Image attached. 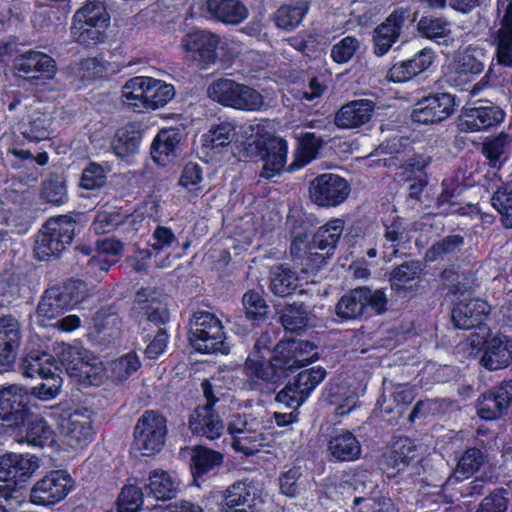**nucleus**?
I'll return each instance as SVG.
<instances>
[{
  "label": "nucleus",
  "mask_w": 512,
  "mask_h": 512,
  "mask_svg": "<svg viewBox=\"0 0 512 512\" xmlns=\"http://www.w3.org/2000/svg\"><path fill=\"white\" fill-rule=\"evenodd\" d=\"M316 359V347L309 341L283 340L271 350V339L263 334L249 353L243 371L253 386L277 383L287 372L308 365Z\"/></svg>",
  "instance_id": "nucleus-1"
},
{
  "label": "nucleus",
  "mask_w": 512,
  "mask_h": 512,
  "mask_svg": "<svg viewBox=\"0 0 512 512\" xmlns=\"http://www.w3.org/2000/svg\"><path fill=\"white\" fill-rule=\"evenodd\" d=\"M238 134L243 139L245 155L263 160L262 175L264 177H274L284 168L288 144L286 140L272 136L266 122L245 123L240 126Z\"/></svg>",
  "instance_id": "nucleus-2"
},
{
  "label": "nucleus",
  "mask_w": 512,
  "mask_h": 512,
  "mask_svg": "<svg viewBox=\"0 0 512 512\" xmlns=\"http://www.w3.org/2000/svg\"><path fill=\"white\" fill-rule=\"evenodd\" d=\"M175 97L172 84L150 76H135L121 88V100L135 112L147 113L167 105Z\"/></svg>",
  "instance_id": "nucleus-3"
},
{
  "label": "nucleus",
  "mask_w": 512,
  "mask_h": 512,
  "mask_svg": "<svg viewBox=\"0 0 512 512\" xmlns=\"http://www.w3.org/2000/svg\"><path fill=\"white\" fill-rule=\"evenodd\" d=\"M110 14L103 0H87L73 16L72 38L80 44H97L106 38Z\"/></svg>",
  "instance_id": "nucleus-4"
},
{
  "label": "nucleus",
  "mask_w": 512,
  "mask_h": 512,
  "mask_svg": "<svg viewBox=\"0 0 512 512\" xmlns=\"http://www.w3.org/2000/svg\"><path fill=\"white\" fill-rule=\"evenodd\" d=\"M207 93L213 101L239 111L258 112L267 107L265 98L259 91L228 78L212 82Z\"/></svg>",
  "instance_id": "nucleus-5"
},
{
  "label": "nucleus",
  "mask_w": 512,
  "mask_h": 512,
  "mask_svg": "<svg viewBox=\"0 0 512 512\" xmlns=\"http://www.w3.org/2000/svg\"><path fill=\"white\" fill-rule=\"evenodd\" d=\"M234 41H221L219 35L206 30H195L187 33L181 42V48L188 60L197 62L202 68L215 64L217 49L227 50L228 60L238 51Z\"/></svg>",
  "instance_id": "nucleus-6"
},
{
  "label": "nucleus",
  "mask_w": 512,
  "mask_h": 512,
  "mask_svg": "<svg viewBox=\"0 0 512 512\" xmlns=\"http://www.w3.org/2000/svg\"><path fill=\"white\" fill-rule=\"evenodd\" d=\"M190 343L200 353H229L221 321L205 311L196 312L191 321Z\"/></svg>",
  "instance_id": "nucleus-7"
},
{
  "label": "nucleus",
  "mask_w": 512,
  "mask_h": 512,
  "mask_svg": "<svg viewBox=\"0 0 512 512\" xmlns=\"http://www.w3.org/2000/svg\"><path fill=\"white\" fill-rule=\"evenodd\" d=\"M23 374L34 378L39 376L43 382L33 388V394L40 400L49 401L57 397L62 379L57 374L54 358L49 353H31L23 361Z\"/></svg>",
  "instance_id": "nucleus-8"
},
{
  "label": "nucleus",
  "mask_w": 512,
  "mask_h": 512,
  "mask_svg": "<svg viewBox=\"0 0 512 512\" xmlns=\"http://www.w3.org/2000/svg\"><path fill=\"white\" fill-rule=\"evenodd\" d=\"M94 413L86 407H77L61 416L58 422L63 444L74 450L87 447L94 439Z\"/></svg>",
  "instance_id": "nucleus-9"
},
{
  "label": "nucleus",
  "mask_w": 512,
  "mask_h": 512,
  "mask_svg": "<svg viewBox=\"0 0 512 512\" xmlns=\"http://www.w3.org/2000/svg\"><path fill=\"white\" fill-rule=\"evenodd\" d=\"M75 222L67 216L49 219L36 239L35 253L39 260L58 256L73 239Z\"/></svg>",
  "instance_id": "nucleus-10"
},
{
  "label": "nucleus",
  "mask_w": 512,
  "mask_h": 512,
  "mask_svg": "<svg viewBox=\"0 0 512 512\" xmlns=\"http://www.w3.org/2000/svg\"><path fill=\"white\" fill-rule=\"evenodd\" d=\"M75 482L65 470H52L37 480L30 491V502L38 506L55 505L74 489Z\"/></svg>",
  "instance_id": "nucleus-11"
},
{
  "label": "nucleus",
  "mask_w": 512,
  "mask_h": 512,
  "mask_svg": "<svg viewBox=\"0 0 512 512\" xmlns=\"http://www.w3.org/2000/svg\"><path fill=\"white\" fill-rule=\"evenodd\" d=\"M39 466L38 458L28 453H7L0 456V486L20 490L22 504L25 501L23 483Z\"/></svg>",
  "instance_id": "nucleus-12"
},
{
  "label": "nucleus",
  "mask_w": 512,
  "mask_h": 512,
  "mask_svg": "<svg viewBox=\"0 0 512 512\" xmlns=\"http://www.w3.org/2000/svg\"><path fill=\"white\" fill-rule=\"evenodd\" d=\"M386 297L381 290L372 291L362 287L343 296L337 306L336 314L343 320L357 319L367 313L368 309L376 314L385 310Z\"/></svg>",
  "instance_id": "nucleus-13"
},
{
  "label": "nucleus",
  "mask_w": 512,
  "mask_h": 512,
  "mask_svg": "<svg viewBox=\"0 0 512 512\" xmlns=\"http://www.w3.org/2000/svg\"><path fill=\"white\" fill-rule=\"evenodd\" d=\"M166 433V419L154 411H146L135 427V447L143 456H152L162 449Z\"/></svg>",
  "instance_id": "nucleus-14"
},
{
  "label": "nucleus",
  "mask_w": 512,
  "mask_h": 512,
  "mask_svg": "<svg viewBox=\"0 0 512 512\" xmlns=\"http://www.w3.org/2000/svg\"><path fill=\"white\" fill-rule=\"evenodd\" d=\"M350 185L337 174L324 173L311 181L309 195L311 201L320 207H336L350 194Z\"/></svg>",
  "instance_id": "nucleus-15"
},
{
  "label": "nucleus",
  "mask_w": 512,
  "mask_h": 512,
  "mask_svg": "<svg viewBox=\"0 0 512 512\" xmlns=\"http://www.w3.org/2000/svg\"><path fill=\"white\" fill-rule=\"evenodd\" d=\"M215 381L216 378L213 377L211 381H205L202 384L204 394L209 403L195 409L189 419L191 431L194 434L205 436L208 439H216L220 437L224 431L223 421L212 407V388L217 387Z\"/></svg>",
  "instance_id": "nucleus-16"
},
{
  "label": "nucleus",
  "mask_w": 512,
  "mask_h": 512,
  "mask_svg": "<svg viewBox=\"0 0 512 512\" xmlns=\"http://www.w3.org/2000/svg\"><path fill=\"white\" fill-rule=\"evenodd\" d=\"M408 8L394 10L384 22L378 25L373 33V50L377 56L388 53L392 46L398 41L401 31L407 21L413 22Z\"/></svg>",
  "instance_id": "nucleus-17"
},
{
  "label": "nucleus",
  "mask_w": 512,
  "mask_h": 512,
  "mask_svg": "<svg viewBox=\"0 0 512 512\" xmlns=\"http://www.w3.org/2000/svg\"><path fill=\"white\" fill-rule=\"evenodd\" d=\"M30 394L21 385L0 386V421L17 426L27 416Z\"/></svg>",
  "instance_id": "nucleus-18"
},
{
  "label": "nucleus",
  "mask_w": 512,
  "mask_h": 512,
  "mask_svg": "<svg viewBox=\"0 0 512 512\" xmlns=\"http://www.w3.org/2000/svg\"><path fill=\"white\" fill-rule=\"evenodd\" d=\"M183 133L176 127L161 129L151 144V157L159 166L175 162L182 154Z\"/></svg>",
  "instance_id": "nucleus-19"
},
{
  "label": "nucleus",
  "mask_w": 512,
  "mask_h": 512,
  "mask_svg": "<svg viewBox=\"0 0 512 512\" xmlns=\"http://www.w3.org/2000/svg\"><path fill=\"white\" fill-rule=\"evenodd\" d=\"M455 108L454 97L449 93H440L425 97L414 107L412 119L421 124H432L448 118Z\"/></svg>",
  "instance_id": "nucleus-20"
},
{
  "label": "nucleus",
  "mask_w": 512,
  "mask_h": 512,
  "mask_svg": "<svg viewBox=\"0 0 512 512\" xmlns=\"http://www.w3.org/2000/svg\"><path fill=\"white\" fill-rule=\"evenodd\" d=\"M498 12L503 13L496 34V59L503 66H512V0H498Z\"/></svg>",
  "instance_id": "nucleus-21"
},
{
  "label": "nucleus",
  "mask_w": 512,
  "mask_h": 512,
  "mask_svg": "<svg viewBox=\"0 0 512 512\" xmlns=\"http://www.w3.org/2000/svg\"><path fill=\"white\" fill-rule=\"evenodd\" d=\"M181 480L173 471L163 469L152 470L144 484L148 496L158 501H168L175 498L180 492Z\"/></svg>",
  "instance_id": "nucleus-22"
},
{
  "label": "nucleus",
  "mask_w": 512,
  "mask_h": 512,
  "mask_svg": "<svg viewBox=\"0 0 512 512\" xmlns=\"http://www.w3.org/2000/svg\"><path fill=\"white\" fill-rule=\"evenodd\" d=\"M490 312L489 304L481 299H462L452 310V320L457 328L480 327Z\"/></svg>",
  "instance_id": "nucleus-23"
},
{
  "label": "nucleus",
  "mask_w": 512,
  "mask_h": 512,
  "mask_svg": "<svg viewBox=\"0 0 512 512\" xmlns=\"http://www.w3.org/2000/svg\"><path fill=\"white\" fill-rule=\"evenodd\" d=\"M504 118L505 113L497 106L470 107L465 108L460 126L464 131H480L501 123Z\"/></svg>",
  "instance_id": "nucleus-24"
},
{
  "label": "nucleus",
  "mask_w": 512,
  "mask_h": 512,
  "mask_svg": "<svg viewBox=\"0 0 512 512\" xmlns=\"http://www.w3.org/2000/svg\"><path fill=\"white\" fill-rule=\"evenodd\" d=\"M375 110V103L370 99L354 100L342 106L335 117L339 128H358L368 123Z\"/></svg>",
  "instance_id": "nucleus-25"
},
{
  "label": "nucleus",
  "mask_w": 512,
  "mask_h": 512,
  "mask_svg": "<svg viewBox=\"0 0 512 512\" xmlns=\"http://www.w3.org/2000/svg\"><path fill=\"white\" fill-rule=\"evenodd\" d=\"M256 486L250 481H238L230 485L223 494L224 512H254Z\"/></svg>",
  "instance_id": "nucleus-26"
},
{
  "label": "nucleus",
  "mask_w": 512,
  "mask_h": 512,
  "mask_svg": "<svg viewBox=\"0 0 512 512\" xmlns=\"http://www.w3.org/2000/svg\"><path fill=\"white\" fill-rule=\"evenodd\" d=\"M14 67L25 74L36 73L46 79H51L56 73V63L48 54L41 51H27L16 57Z\"/></svg>",
  "instance_id": "nucleus-27"
},
{
  "label": "nucleus",
  "mask_w": 512,
  "mask_h": 512,
  "mask_svg": "<svg viewBox=\"0 0 512 512\" xmlns=\"http://www.w3.org/2000/svg\"><path fill=\"white\" fill-rule=\"evenodd\" d=\"M205 7L203 15L226 24H239L249 15L246 6L238 0H207Z\"/></svg>",
  "instance_id": "nucleus-28"
},
{
  "label": "nucleus",
  "mask_w": 512,
  "mask_h": 512,
  "mask_svg": "<svg viewBox=\"0 0 512 512\" xmlns=\"http://www.w3.org/2000/svg\"><path fill=\"white\" fill-rule=\"evenodd\" d=\"M512 362V340L506 336H495L488 343L481 358V365L488 370L506 368Z\"/></svg>",
  "instance_id": "nucleus-29"
},
{
  "label": "nucleus",
  "mask_w": 512,
  "mask_h": 512,
  "mask_svg": "<svg viewBox=\"0 0 512 512\" xmlns=\"http://www.w3.org/2000/svg\"><path fill=\"white\" fill-rule=\"evenodd\" d=\"M20 346L19 324L13 317L0 319V362L3 365L12 364Z\"/></svg>",
  "instance_id": "nucleus-30"
},
{
  "label": "nucleus",
  "mask_w": 512,
  "mask_h": 512,
  "mask_svg": "<svg viewBox=\"0 0 512 512\" xmlns=\"http://www.w3.org/2000/svg\"><path fill=\"white\" fill-rule=\"evenodd\" d=\"M52 125L51 112L38 103V106L29 114L27 122L21 125V133L29 141L39 142L49 138Z\"/></svg>",
  "instance_id": "nucleus-31"
},
{
  "label": "nucleus",
  "mask_w": 512,
  "mask_h": 512,
  "mask_svg": "<svg viewBox=\"0 0 512 512\" xmlns=\"http://www.w3.org/2000/svg\"><path fill=\"white\" fill-rule=\"evenodd\" d=\"M70 293V288H68L65 293L58 292L55 289L45 292L37 309V316L42 318L40 320L42 325H46L44 323L45 319H53L64 310L71 309L77 305L78 297L72 298L70 302L66 301V296Z\"/></svg>",
  "instance_id": "nucleus-32"
},
{
  "label": "nucleus",
  "mask_w": 512,
  "mask_h": 512,
  "mask_svg": "<svg viewBox=\"0 0 512 512\" xmlns=\"http://www.w3.org/2000/svg\"><path fill=\"white\" fill-rule=\"evenodd\" d=\"M328 450L338 461H355L361 455V444L353 433L344 430L331 437Z\"/></svg>",
  "instance_id": "nucleus-33"
},
{
  "label": "nucleus",
  "mask_w": 512,
  "mask_h": 512,
  "mask_svg": "<svg viewBox=\"0 0 512 512\" xmlns=\"http://www.w3.org/2000/svg\"><path fill=\"white\" fill-rule=\"evenodd\" d=\"M438 214L441 215H472L478 213L474 205H463L458 201V194L455 193L454 183L452 181L443 182V191L437 199Z\"/></svg>",
  "instance_id": "nucleus-34"
},
{
  "label": "nucleus",
  "mask_w": 512,
  "mask_h": 512,
  "mask_svg": "<svg viewBox=\"0 0 512 512\" xmlns=\"http://www.w3.org/2000/svg\"><path fill=\"white\" fill-rule=\"evenodd\" d=\"M303 281L309 282L307 270H302V275L296 276L290 269L280 266L272 271L270 288L274 294L286 296L301 286Z\"/></svg>",
  "instance_id": "nucleus-35"
},
{
  "label": "nucleus",
  "mask_w": 512,
  "mask_h": 512,
  "mask_svg": "<svg viewBox=\"0 0 512 512\" xmlns=\"http://www.w3.org/2000/svg\"><path fill=\"white\" fill-rule=\"evenodd\" d=\"M326 398L338 415L348 414L357 403V393L346 383H331Z\"/></svg>",
  "instance_id": "nucleus-36"
},
{
  "label": "nucleus",
  "mask_w": 512,
  "mask_h": 512,
  "mask_svg": "<svg viewBox=\"0 0 512 512\" xmlns=\"http://www.w3.org/2000/svg\"><path fill=\"white\" fill-rule=\"evenodd\" d=\"M56 356L62 367L70 377H74L78 368L86 357H89V350L81 345L58 344L55 348Z\"/></svg>",
  "instance_id": "nucleus-37"
},
{
  "label": "nucleus",
  "mask_w": 512,
  "mask_h": 512,
  "mask_svg": "<svg viewBox=\"0 0 512 512\" xmlns=\"http://www.w3.org/2000/svg\"><path fill=\"white\" fill-rule=\"evenodd\" d=\"M235 135V125L230 121H222L202 136V143L205 148L217 152L230 144Z\"/></svg>",
  "instance_id": "nucleus-38"
},
{
  "label": "nucleus",
  "mask_w": 512,
  "mask_h": 512,
  "mask_svg": "<svg viewBox=\"0 0 512 512\" xmlns=\"http://www.w3.org/2000/svg\"><path fill=\"white\" fill-rule=\"evenodd\" d=\"M417 28L422 36L438 43L447 44L451 40L450 24L443 18L424 16L419 20Z\"/></svg>",
  "instance_id": "nucleus-39"
},
{
  "label": "nucleus",
  "mask_w": 512,
  "mask_h": 512,
  "mask_svg": "<svg viewBox=\"0 0 512 512\" xmlns=\"http://www.w3.org/2000/svg\"><path fill=\"white\" fill-rule=\"evenodd\" d=\"M308 10L309 6L305 1L297 2L294 5H283L275 13V24L283 30H293L299 26Z\"/></svg>",
  "instance_id": "nucleus-40"
},
{
  "label": "nucleus",
  "mask_w": 512,
  "mask_h": 512,
  "mask_svg": "<svg viewBox=\"0 0 512 512\" xmlns=\"http://www.w3.org/2000/svg\"><path fill=\"white\" fill-rule=\"evenodd\" d=\"M105 374L103 362L89 351V357L84 359L73 378L86 385L98 386L104 381Z\"/></svg>",
  "instance_id": "nucleus-41"
},
{
  "label": "nucleus",
  "mask_w": 512,
  "mask_h": 512,
  "mask_svg": "<svg viewBox=\"0 0 512 512\" xmlns=\"http://www.w3.org/2000/svg\"><path fill=\"white\" fill-rule=\"evenodd\" d=\"M222 460L223 456L219 452L201 446L195 447L191 464L193 476L196 478L210 472L220 466Z\"/></svg>",
  "instance_id": "nucleus-42"
},
{
  "label": "nucleus",
  "mask_w": 512,
  "mask_h": 512,
  "mask_svg": "<svg viewBox=\"0 0 512 512\" xmlns=\"http://www.w3.org/2000/svg\"><path fill=\"white\" fill-rule=\"evenodd\" d=\"M269 438L264 433L257 430V427L244 432V434H235L232 447L235 451L245 455H252L261 448L268 445Z\"/></svg>",
  "instance_id": "nucleus-43"
},
{
  "label": "nucleus",
  "mask_w": 512,
  "mask_h": 512,
  "mask_svg": "<svg viewBox=\"0 0 512 512\" xmlns=\"http://www.w3.org/2000/svg\"><path fill=\"white\" fill-rule=\"evenodd\" d=\"M296 137L299 139V145L296 151L295 161L291 166L299 169L310 163L316 157L321 147V142L314 133L310 132L296 133Z\"/></svg>",
  "instance_id": "nucleus-44"
},
{
  "label": "nucleus",
  "mask_w": 512,
  "mask_h": 512,
  "mask_svg": "<svg viewBox=\"0 0 512 512\" xmlns=\"http://www.w3.org/2000/svg\"><path fill=\"white\" fill-rule=\"evenodd\" d=\"M344 230V221L335 218L321 226L314 236V244L321 250L334 249Z\"/></svg>",
  "instance_id": "nucleus-45"
},
{
  "label": "nucleus",
  "mask_w": 512,
  "mask_h": 512,
  "mask_svg": "<svg viewBox=\"0 0 512 512\" xmlns=\"http://www.w3.org/2000/svg\"><path fill=\"white\" fill-rule=\"evenodd\" d=\"M140 134L134 125H126L118 129L113 143L115 153L124 157L137 151L140 144Z\"/></svg>",
  "instance_id": "nucleus-46"
},
{
  "label": "nucleus",
  "mask_w": 512,
  "mask_h": 512,
  "mask_svg": "<svg viewBox=\"0 0 512 512\" xmlns=\"http://www.w3.org/2000/svg\"><path fill=\"white\" fill-rule=\"evenodd\" d=\"M122 244L116 239L106 238L97 241L98 256L91 260L92 265H101L100 268L107 271L112 263L116 262V257L122 251Z\"/></svg>",
  "instance_id": "nucleus-47"
},
{
  "label": "nucleus",
  "mask_w": 512,
  "mask_h": 512,
  "mask_svg": "<svg viewBox=\"0 0 512 512\" xmlns=\"http://www.w3.org/2000/svg\"><path fill=\"white\" fill-rule=\"evenodd\" d=\"M54 431L41 417L29 420L26 431L27 442L33 446H44L53 441Z\"/></svg>",
  "instance_id": "nucleus-48"
},
{
  "label": "nucleus",
  "mask_w": 512,
  "mask_h": 512,
  "mask_svg": "<svg viewBox=\"0 0 512 512\" xmlns=\"http://www.w3.org/2000/svg\"><path fill=\"white\" fill-rule=\"evenodd\" d=\"M484 460L485 456L481 450L477 448L467 449L457 464L454 477L457 480L468 478L480 468Z\"/></svg>",
  "instance_id": "nucleus-49"
},
{
  "label": "nucleus",
  "mask_w": 512,
  "mask_h": 512,
  "mask_svg": "<svg viewBox=\"0 0 512 512\" xmlns=\"http://www.w3.org/2000/svg\"><path fill=\"white\" fill-rule=\"evenodd\" d=\"M141 366L139 357L135 353H128L111 363V375L117 382L127 380Z\"/></svg>",
  "instance_id": "nucleus-50"
},
{
  "label": "nucleus",
  "mask_w": 512,
  "mask_h": 512,
  "mask_svg": "<svg viewBox=\"0 0 512 512\" xmlns=\"http://www.w3.org/2000/svg\"><path fill=\"white\" fill-rule=\"evenodd\" d=\"M476 54H479V52L471 49L461 52L453 63L452 68L454 71L460 76L479 74L483 70L484 65Z\"/></svg>",
  "instance_id": "nucleus-51"
},
{
  "label": "nucleus",
  "mask_w": 512,
  "mask_h": 512,
  "mask_svg": "<svg viewBox=\"0 0 512 512\" xmlns=\"http://www.w3.org/2000/svg\"><path fill=\"white\" fill-rule=\"evenodd\" d=\"M126 216L115 209L100 210L97 212L92 228L97 234H104L113 231L117 226L124 223Z\"/></svg>",
  "instance_id": "nucleus-52"
},
{
  "label": "nucleus",
  "mask_w": 512,
  "mask_h": 512,
  "mask_svg": "<svg viewBox=\"0 0 512 512\" xmlns=\"http://www.w3.org/2000/svg\"><path fill=\"white\" fill-rule=\"evenodd\" d=\"M421 273L420 264L411 262L403 264L393 270L391 274V285L396 290L406 289L408 284L419 278Z\"/></svg>",
  "instance_id": "nucleus-53"
},
{
  "label": "nucleus",
  "mask_w": 512,
  "mask_h": 512,
  "mask_svg": "<svg viewBox=\"0 0 512 512\" xmlns=\"http://www.w3.org/2000/svg\"><path fill=\"white\" fill-rule=\"evenodd\" d=\"M492 206L503 216L506 227H512V187L498 189L491 198Z\"/></svg>",
  "instance_id": "nucleus-54"
},
{
  "label": "nucleus",
  "mask_w": 512,
  "mask_h": 512,
  "mask_svg": "<svg viewBox=\"0 0 512 512\" xmlns=\"http://www.w3.org/2000/svg\"><path fill=\"white\" fill-rule=\"evenodd\" d=\"M281 322L286 330L298 332L307 326L308 318L306 311L301 305L287 306L281 314Z\"/></svg>",
  "instance_id": "nucleus-55"
},
{
  "label": "nucleus",
  "mask_w": 512,
  "mask_h": 512,
  "mask_svg": "<svg viewBox=\"0 0 512 512\" xmlns=\"http://www.w3.org/2000/svg\"><path fill=\"white\" fill-rule=\"evenodd\" d=\"M279 484L282 494L288 497H294L306 488L301 470L298 467L291 468L283 473L279 478Z\"/></svg>",
  "instance_id": "nucleus-56"
},
{
  "label": "nucleus",
  "mask_w": 512,
  "mask_h": 512,
  "mask_svg": "<svg viewBox=\"0 0 512 512\" xmlns=\"http://www.w3.org/2000/svg\"><path fill=\"white\" fill-rule=\"evenodd\" d=\"M360 47V42L353 36H346L333 45L331 58L338 64L349 62Z\"/></svg>",
  "instance_id": "nucleus-57"
},
{
  "label": "nucleus",
  "mask_w": 512,
  "mask_h": 512,
  "mask_svg": "<svg viewBox=\"0 0 512 512\" xmlns=\"http://www.w3.org/2000/svg\"><path fill=\"white\" fill-rule=\"evenodd\" d=\"M243 306L246 315L252 320H262L265 318L268 306L263 296L256 291H248L243 296Z\"/></svg>",
  "instance_id": "nucleus-58"
},
{
  "label": "nucleus",
  "mask_w": 512,
  "mask_h": 512,
  "mask_svg": "<svg viewBox=\"0 0 512 512\" xmlns=\"http://www.w3.org/2000/svg\"><path fill=\"white\" fill-rule=\"evenodd\" d=\"M143 502V493L135 485H126L118 498L119 512H136Z\"/></svg>",
  "instance_id": "nucleus-59"
},
{
  "label": "nucleus",
  "mask_w": 512,
  "mask_h": 512,
  "mask_svg": "<svg viewBox=\"0 0 512 512\" xmlns=\"http://www.w3.org/2000/svg\"><path fill=\"white\" fill-rule=\"evenodd\" d=\"M464 243V240L459 235H451L446 237L445 239L434 244L425 255V259L427 261H435L439 257H442L446 254L453 253L459 250Z\"/></svg>",
  "instance_id": "nucleus-60"
},
{
  "label": "nucleus",
  "mask_w": 512,
  "mask_h": 512,
  "mask_svg": "<svg viewBox=\"0 0 512 512\" xmlns=\"http://www.w3.org/2000/svg\"><path fill=\"white\" fill-rule=\"evenodd\" d=\"M306 393L300 388L299 383L295 380L287 384L276 396V400L287 407H299L307 399Z\"/></svg>",
  "instance_id": "nucleus-61"
},
{
  "label": "nucleus",
  "mask_w": 512,
  "mask_h": 512,
  "mask_svg": "<svg viewBox=\"0 0 512 512\" xmlns=\"http://www.w3.org/2000/svg\"><path fill=\"white\" fill-rule=\"evenodd\" d=\"M306 393L300 388L299 383L295 380L287 384L276 396V400L287 407H299L307 399Z\"/></svg>",
  "instance_id": "nucleus-62"
},
{
  "label": "nucleus",
  "mask_w": 512,
  "mask_h": 512,
  "mask_svg": "<svg viewBox=\"0 0 512 512\" xmlns=\"http://www.w3.org/2000/svg\"><path fill=\"white\" fill-rule=\"evenodd\" d=\"M325 376L326 371L322 367L316 366L301 371L296 380L303 392L309 397L310 393L324 380Z\"/></svg>",
  "instance_id": "nucleus-63"
},
{
  "label": "nucleus",
  "mask_w": 512,
  "mask_h": 512,
  "mask_svg": "<svg viewBox=\"0 0 512 512\" xmlns=\"http://www.w3.org/2000/svg\"><path fill=\"white\" fill-rule=\"evenodd\" d=\"M203 180L202 169L196 163H188L183 168L179 178V185L192 192L201 190V182Z\"/></svg>",
  "instance_id": "nucleus-64"
}]
</instances>
